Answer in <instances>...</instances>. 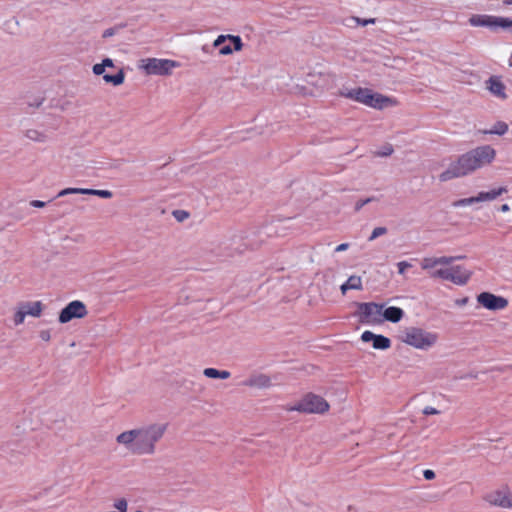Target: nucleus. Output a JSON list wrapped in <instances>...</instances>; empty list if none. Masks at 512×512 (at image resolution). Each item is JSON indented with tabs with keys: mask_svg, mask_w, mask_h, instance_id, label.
Listing matches in <instances>:
<instances>
[{
	"mask_svg": "<svg viewBox=\"0 0 512 512\" xmlns=\"http://www.w3.org/2000/svg\"><path fill=\"white\" fill-rule=\"evenodd\" d=\"M166 431V423H151L120 433L116 441L133 455H153Z\"/></svg>",
	"mask_w": 512,
	"mask_h": 512,
	"instance_id": "obj_1",
	"label": "nucleus"
},
{
	"mask_svg": "<svg viewBox=\"0 0 512 512\" xmlns=\"http://www.w3.org/2000/svg\"><path fill=\"white\" fill-rule=\"evenodd\" d=\"M496 158V150L489 144L477 146L452 161L448 168L439 175V180L446 182L473 174L490 165Z\"/></svg>",
	"mask_w": 512,
	"mask_h": 512,
	"instance_id": "obj_2",
	"label": "nucleus"
},
{
	"mask_svg": "<svg viewBox=\"0 0 512 512\" xmlns=\"http://www.w3.org/2000/svg\"><path fill=\"white\" fill-rule=\"evenodd\" d=\"M340 95L376 109H382L392 102L389 97L374 93L371 89L361 87L353 89L343 88L340 90Z\"/></svg>",
	"mask_w": 512,
	"mask_h": 512,
	"instance_id": "obj_3",
	"label": "nucleus"
},
{
	"mask_svg": "<svg viewBox=\"0 0 512 512\" xmlns=\"http://www.w3.org/2000/svg\"><path fill=\"white\" fill-rule=\"evenodd\" d=\"M400 340L416 349L429 350L438 341V334L426 331L419 327H406L399 336Z\"/></svg>",
	"mask_w": 512,
	"mask_h": 512,
	"instance_id": "obj_4",
	"label": "nucleus"
},
{
	"mask_svg": "<svg viewBox=\"0 0 512 512\" xmlns=\"http://www.w3.org/2000/svg\"><path fill=\"white\" fill-rule=\"evenodd\" d=\"M471 272L463 266L456 265L447 268H440L431 273V277L451 281L456 285H464L471 277Z\"/></svg>",
	"mask_w": 512,
	"mask_h": 512,
	"instance_id": "obj_5",
	"label": "nucleus"
},
{
	"mask_svg": "<svg viewBox=\"0 0 512 512\" xmlns=\"http://www.w3.org/2000/svg\"><path fill=\"white\" fill-rule=\"evenodd\" d=\"M329 409V404L321 396L315 394L306 395L292 410L304 413H324Z\"/></svg>",
	"mask_w": 512,
	"mask_h": 512,
	"instance_id": "obj_6",
	"label": "nucleus"
},
{
	"mask_svg": "<svg viewBox=\"0 0 512 512\" xmlns=\"http://www.w3.org/2000/svg\"><path fill=\"white\" fill-rule=\"evenodd\" d=\"M178 66L179 63L173 60L148 58L146 60H142V65L140 67L144 69L147 74L169 75L171 74L172 69Z\"/></svg>",
	"mask_w": 512,
	"mask_h": 512,
	"instance_id": "obj_7",
	"label": "nucleus"
},
{
	"mask_svg": "<svg viewBox=\"0 0 512 512\" xmlns=\"http://www.w3.org/2000/svg\"><path fill=\"white\" fill-rule=\"evenodd\" d=\"M86 305L80 300H74L68 303L59 313L58 321L61 324L70 322L73 319H81L87 316Z\"/></svg>",
	"mask_w": 512,
	"mask_h": 512,
	"instance_id": "obj_8",
	"label": "nucleus"
},
{
	"mask_svg": "<svg viewBox=\"0 0 512 512\" xmlns=\"http://www.w3.org/2000/svg\"><path fill=\"white\" fill-rule=\"evenodd\" d=\"M384 305L377 303H361L359 305L360 319L363 323H379Z\"/></svg>",
	"mask_w": 512,
	"mask_h": 512,
	"instance_id": "obj_9",
	"label": "nucleus"
},
{
	"mask_svg": "<svg viewBox=\"0 0 512 512\" xmlns=\"http://www.w3.org/2000/svg\"><path fill=\"white\" fill-rule=\"evenodd\" d=\"M477 302L484 308L492 311L503 310L508 306V300L505 297L490 292L480 293L477 296Z\"/></svg>",
	"mask_w": 512,
	"mask_h": 512,
	"instance_id": "obj_10",
	"label": "nucleus"
},
{
	"mask_svg": "<svg viewBox=\"0 0 512 512\" xmlns=\"http://www.w3.org/2000/svg\"><path fill=\"white\" fill-rule=\"evenodd\" d=\"M361 340L363 342L372 341V346L374 349L386 350L391 346V341L388 337L374 334L371 331H364L361 335Z\"/></svg>",
	"mask_w": 512,
	"mask_h": 512,
	"instance_id": "obj_11",
	"label": "nucleus"
},
{
	"mask_svg": "<svg viewBox=\"0 0 512 512\" xmlns=\"http://www.w3.org/2000/svg\"><path fill=\"white\" fill-rule=\"evenodd\" d=\"M242 385L246 387L265 389L269 388L272 385V380L271 377L266 374L256 373L250 375L247 379H245L242 382Z\"/></svg>",
	"mask_w": 512,
	"mask_h": 512,
	"instance_id": "obj_12",
	"label": "nucleus"
},
{
	"mask_svg": "<svg viewBox=\"0 0 512 512\" xmlns=\"http://www.w3.org/2000/svg\"><path fill=\"white\" fill-rule=\"evenodd\" d=\"M487 500L490 504L502 508L512 507V493L508 491H496L488 495Z\"/></svg>",
	"mask_w": 512,
	"mask_h": 512,
	"instance_id": "obj_13",
	"label": "nucleus"
},
{
	"mask_svg": "<svg viewBox=\"0 0 512 512\" xmlns=\"http://www.w3.org/2000/svg\"><path fill=\"white\" fill-rule=\"evenodd\" d=\"M486 88L493 94L495 97L505 100L507 98L506 87L501 79L497 76H491L486 81Z\"/></svg>",
	"mask_w": 512,
	"mask_h": 512,
	"instance_id": "obj_14",
	"label": "nucleus"
},
{
	"mask_svg": "<svg viewBox=\"0 0 512 512\" xmlns=\"http://www.w3.org/2000/svg\"><path fill=\"white\" fill-rule=\"evenodd\" d=\"M462 257H426L423 258L421 261V267L424 270H432L430 274L434 271L433 269L436 268L438 265H449L451 264L455 259H461Z\"/></svg>",
	"mask_w": 512,
	"mask_h": 512,
	"instance_id": "obj_15",
	"label": "nucleus"
},
{
	"mask_svg": "<svg viewBox=\"0 0 512 512\" xmlns=\"http://www.w3.org/2000/svg\"><path fill=\"white\" fill-rule=\"evenodd\" d=\"M493 15H472L469 18V24L473 27H488L493 29Z\"/></svg>",
	"mask_w": 512,
	"mask_h": 512,
	"instance_id": "obj_16",
	"label": "nucleus"
},
{
	"mask_svg": "<svg viewBox=\"0 0 512 512\" xmlns=\"http://www.w3.org/2000/svg\"><path fill=\"white\" fill-rule=\"evenodd\" d=\"M382 316L387 321L397 323L403 318L404 311L399 307L391 306L382 311Z\"/></svg>",
	"mask_w": 512,
	"mask_h": 512,
	"instance_id": "obj_17",
	"label": "nucleus"
},
{
	"mask_svg": "<svg viewBox=\"0 0 512 512\" xmlns=\"http://www.w3.org/2000/svg\"><path fill=\"white\" fill-rule=\"evenodd\" d=\"M20 307L22 310L25 311L27 315L33 316V317H39L42 313V303L40 301L35 302H25L20 304Z\"/></svg>",
	"mask_w": 512,
	"mask_h": 512,
	"instance_id": "obj_18",
	"label": "nucleus"
},
{
	"mask_svg": "<svg viewBox=\"0 0 512 512\" xmlns=\"http://www.w3.org/2000/svg\"><path fill=\"white\" fill-rule=\"evenodd\" d=\"M507 191L508 190L506 187H500V188L493 189V190L487 191V192L482 191V192L478 193L477 199H478V202L492 201V200H495L500 195H502L503 193H507Z\"/></svg>",
	"mask_w": 512,
	"mask_h": 512,
	"instance_id": "obj_19",
	"label": "nucleus"
},
{
	"mask_svg": "<svg viewBox=\"0 0 512 512\" xmlns=\"http://www.w3.org/2000/svg\"><path fill=\"white\" fill-rule=\"evenodd\" d=\"M342 294H346L348 290H361L362 289V279L360 276L352 275L348 278V280L341 285L340 287Z\"/></svg>",
	"mask_w": 512,
	"mask_h": 512,
	"instance_id": "obj_20",
	"label": "nucleus"
},
{
	"mask_svg": "<svg viewBox=\"0 0 512 512\" xmlns=\"http://www.w3.org/2000/svg\"><path fill=\"white\" fill-rule=\"evenodd\" d=\"M501 28L503 30L512 32V19L500 16H494L493 30Z\"/></svg>",
	"mask_w": 512,
	"mask_h": 512,
	"instance_id": "obj_21",
	"label": "nucleus"
},
{
	"mask_svg": "<svg viewBox=\"0 0 512 512\" xmlns=\"http://www.w3.org/2000/svg\"><path fill=\"white\" fill-rule=\"evenodd\" d=\"M96 189L89 188H66L61 190L57 197L66 196L69 194H83V195H94L95 196Z\"/></svg>",
	"mask_w": 512,
	"mask_h": 512,
	"instance_id": "obj_22",
	"label": "nucleus"
},
{
	"mask_svg": "<svg viewBox=\"0 0 512 512\" xmlns=\"http://www.w3.org/2000/svg\"><path fill=\"white\" fill-rule=\"evenodd\" d=\"M203 374L208 378H220V379H228L230 377V372L227 370H217L215 368H205Z\"/></svg>",
	"mask_w": 512,
	"mask_h": 512,
	"instance_id": "obj_23",
	"label": "nucleus"
},
{
	"mask_svg": "<svg viewBox=\"0 0 512 512\" xmlns=\"http://www.w3.org/2000/svg\"><path fill=\"white\" fill-rule=\"evenodd\" d=\"M103 79L106 83H112L114 86H119L123 84L125 74L123 70H119V72L115 75L104 74Z\"/></svg>",
	"mask_w": 512,
	"mask_h": 512,
	"instance_id": "obj_24",
	"label": "nucleus"
},
{
	"mask_svg": "<svg viewBox=\"0 0 512 512\" xmlns=\"http://www.w3.org/2000/svg\"><path fill=\"white\" fill-rule=\"evenodd\" d=\"M25 136L35 142H45L47 140V135L37 129H28Z\"/></svg>",
	"mask_w": 512,
	"mask_h": 512,
	"instance_id": "obj_25",
	"label": "nucleus"
},
{
	"mask_svg": "<svg viewBox=\"0 0 512 512\" xmlns=\"http://www.w3.org/2000/svg\"><path fill=\"white\" fill-rule=\"evenodd\" d=\"M508 131V125L503 121H498L490 130L483 131L484 134L504 135Z\"/></svg>",
	"mask_w": 512,
	"mask_h": 512,
	"instance_id": "obj_26",
	"label": "nucleus"
},
{
	"mask_svg": "<svg viewBox=\"0 0 512 512\" xmlns=\"http://www.w3.org/2000/svg\"><path fill=\"white\" fill-rule=\"evenodd\" d=\"M477 202H478L477 196H474V197L459 199L453 203V206L454 207H463V206H468V205H471V204H474Z\"/></svg>",
	"mask_w": 512,
	"mask_h": 512,
	"instance_id": "obj_27",
	"label": "nucleus"
},
{
	"mask_svg": "<svg viewBox=\"0 0 512 512\" xmlns=\"http://www.w3.org/2000/svg\"><path fill=\"white\" fill-rule=\"evenodd\" d=\"M227 37H228V40L233 44V50L240 51L242 49L243 43H242L240 36L228 34Z\"/></svg>",
	"mask_w": 512,
	"mask_h": 512,
	"instance_id": "obj_28",
	"label": "nucleus"
},
{
	"mask_svg": "<svg viewBox=\"0 0 512 512\" xmlns=\"http://www.w3.org/2000/svg\"><path fill=\"white\" fill-rule=\"evenodd\" d=\"M387 233V228L386 227H376L373 229L371 235L369 236L368 240L369 241H373L375 240L376 238L384 235Z\"/></svg>",
	"mask_w": 512,
	"mask_h": 512,
	"instance_id": "obj_29",
	"label": "nucleus"
},
{
	"mask_svg": "<svg viewBox=\"0 0 512 512\" xmlns=\"http://www.w3.org/2000/svg\"><path fill=\"white\" fill-rule=\"evenodd\" d=\"M26 315L27 314L25 313V311L22 310L21 307L19 306L18 310L14 315V324L16 326L22 324L25 320Z\"/></svg>",
	"mask_w": 512,
	"mask_h": 512,
	"instance_id": "obj_30",
	"label": "nucleus"
},
{
	"mask_svg": "<svg viewBox=\"0 0 512 512\" xmlns=\"http://www.w3.org/2000/svg\"><path fill=\"white\" fill-rule=\"evenodd\" d=\"M350 21H352L356 25L366 26L368 24H374L376 20L375 18L361 19L359 17H351Z\"/></svg>",
	"mask_w": 512,
	"mask_h": 512,
	"instance_id": "obj_31",
	"label": "nucleus"
},
{
	"mask_svg": "<svg viewBox=\"0 0 512 512\" xmlns=\"http://www.w3.org/2000/svg\"><path fill=\"white\" fill-rule=\"evenodd\" d=\"M412 265L407 261H401L397 263L398 273L404 275L406 269L410 268Z\"/></svg>",
	"mask_w": 512,
	"mask_h": 512,
	"instance_id": "obj_32",
	"label": "nucleus"
},
{
	"mask_svg": "<svg viewBox=\"0 0 512 512\" xmlns=\"http://www.w3.org/2000/svg\"><path fill=\"white\" fill-rule=\"evenodd\" d=\"M95 196H98L103 199H110V198H112L113 193L109 190H97L96 189Z\"/></svg>",
	"mask_w": 512,
	"mask_h": 512,
	"instance_id": "obj_33",
	"label": "nucleus"
},
{
	"mask_svg": "<svg viewBox=\"0 0 512 512\" xmlns=\"http://www.w3.org/2000/svg\"><path fill=\"white\" fill-rule=\"evenodd\" d=\"M373 200H374L373 197H369V198L357 201L356 204H355V211H359L360 209H362L363 206H365L366 204L372 202Z\"/></svg>",
	"mask_w": 512,
	"mask_h": 512,
	"instance_id": "obj_34",
	"label": "nucleus"
},
{
	"mask_svg": "<svg viewBox=\"0 0 512 512\" xmlns=\"http://www.w3.org/2000/svg\"><path fill=\"white\" fill-rule=\"evenodd\" d=\"M173 215L178 221H183L184 219L188 218V213L184 210H175L173 212Z\"/></svg>",
	"mask_w": 512,
	"mask_h": 512,
	"instance_id": "obj_35",
	"label": "nucleus"
},
{
	"mask_svg": "<svg viewBox=\"0 0 512 512\" xmlns=\"http://www.w3.org/2000/svg\"><path fill=\"white\" fill-rule=\"evenodd\" d=\"M393 153V147L391 145H386L383 147V150L378 152L377 155L381 157L389 156Z\"/></svg>",
	"mask_w": 512,
	"mask_h": 512,
	"instance_id": "obj_36",
	"label": "nucleus"
},
{
	"mask_svg": "<svg viewBox=\"0 0 512 512\" xmlns=\"http://www.w3.org/2000/svg\"><path fill=\"white\" fill-rule=\"evenodd\" d=\"M228 40L227 35H219L213 43L214 47H222V44Z\"/></svg>",
	"mask_w": 512,
	"mask_h": 512,
	"instance_id": "obj_37",
	"label": "nucleus"
},
{
	"mask_svg": "<svg viewBox=\"0 0 512 512\" xmlns=\"http://www.w3.org/2000/svg\"><path fill=\"white\" fill-rule=\"evenodd\" d=\"M422 413L424 415H437L440 413V411L431 406H427L423 409Z\"/></svg>",
	"mask_w": 512,
	"mask_h": 512,
	"instance_id": "obj_38",
	"label": "nucleus"
},
{
	"mask_svg": "<svg viewBox=\"0 0 512 512\" xmlns=\"http://www.w3.org/2000/svg\"><path fill=\"white\" fill-rule=\"evenodd\" d=\"M105 71L104 65L97 63L93 66V73L95 75H102Z\"/></svg>",
	"mask_w": 512,
	"mask_h": 512,
	"instance_id": "obj_39",
	"label": "nucleus"
},
{
	"mask_svg": "<svg viewBox=\"0 0 512 512\" xmlns=\"http://www.w3.org/2000/svg\"><path fill=\"white\" fill-rule=\"evenodd\" d=\"M232 52H233V49L231 48L230 45L222 46L219 49V54L220 55H230Z\"/></svg>",
	"mask_w": 512,
	"mask_h": 512,
	"instance_id": "obj_40",
	"label": "nucleus"
},
{
	"mask_svg": "<svg viewBox=\"0 0 512 512\" xmlns=\"http://www.w3.org/2000/svg\"><path fill=\"white\" fill-rule=\"evenodd\" d=\"M39 336L45 342H48L51 339V334H50L49 330H42V331H40Z\"/></svg>",
	"mask_w": 512,
	"mask_h": 512,
	"instance_id": "obj_41",
	"label": "nucleus"
},
{
	"mask_svg": "<svg viewBox=\"0 0 512 512\" xmlns=\"http://www.w3.org/2000/svg\"><path fill=\"white\" fill-rule=\"evenodd\" d=\"M117 31V28L116 27H112V28H108L106 29L104 32H103V38H108V37H112L113 35H115Z\"/></svg>",
	"mask_w": 512,
	"mask_h": 512,
	"instance_id": "obj_42",
	"label": "nucleus"
},
{
	"mask_svg": "<svg viewBox=\"0 0 512 512\" xmlns=\"http://www.w3.org/2000/svg\"><path fill=\"white\" fill-rule=\"evenodd\" d=\"M30 206L35 208H44L46 206V202L41 200H32L30 201Z\"/></svg>",
	"mask_w": 512,
	"mask_h": 512,
	"instance_id": "obj_43",
	"label": "nucleus"
},
{
	"mask_svg": "<svg viewBox=\"0 0 512 512\" xmlns=\"http://www.w3.org/2000/svg\"><path fill=\"white\" fill-rule=\"evenodd\" d=\"M423 476L426 480H432L435 478V472L433 470L426 469L423 472Z\"/></svg>",
	"mask_w": 512,
	"mask_h": 512,
	"instance_id": "obj_44",
	"label": "nucleus"
},
{
	"mask_svg": "<svg viewBox=\"0 0 512 512\" xmlns=\"http://www.w3.org/2000/svg\"><path fill=\"white\" fill-rule=\"evenodd\" d=\"M348 248H349V243H342V244H339L335 248V251L336 252H343V251H346Z\"/></svg>",
	"mask_w": 512,
	"mask_h": 512,
	"instance_id": "obj_45",
	"label": "nucleus"
},
{
	"mask_svg": "<svg viewBox=\"0 0 512 512\" xmlns=\"http://www.w3.org/2000/svg\"><path fill=\"white\" fill-rule=\"evenodd\" d=\"M101 64L104 65V68L114 66L113 61L110 58H105Z\"/></svg>",
	"mask_w": 512,
	"mask_h": 512,
	"instance_id": "obj_46",
	"label": "nucleus"
},
{
	"mask_svg": "<svg viewBox=\"0 0 512 512\" xmlns=\"http://www.w3.org/2000/svg\"><path fill=\"white\" fill-rule=\"evenodd\" d=\"M509 210H510V207H509V205H508V204H503V205H501V207H500V211H501V212H508Z\"/></svg>",
	"mask_w": 512,
	"mask_h": 512,
	"instance_id": "obj_47",
	"label": "nucleus"
},
{
	"mask_svg": "<svg viewBox=\"0 0 512 512\" xmlns=\"http://www.w3.org/2000/svg\"><path fill=\"white\" fill-rule=\"evenodd\" d=\"M503 6H510L512 5V0H502Z\"/></svg>",
	"mask_w": 512,
	"mask_h": 512,
	"instance_id": "obj_48",
	"label": "nucleus"
},
{
	"mask_svg": "<svg viewBox=\"0 0 512 512\" xmlns=\"http://www.w3.org/2000/svg\"><path fill=\"white\" fill-rule=\"evenodd\" d=\"M467 301H468V299H467V298H465V299H463V300L461 301V304H465V303H467Z\"/></svg>",
	"mask_w": 512,
	"mask_h": 512,
	"instance_id": "obj_49",
	"label": "nucleus"
}]
</instances>
